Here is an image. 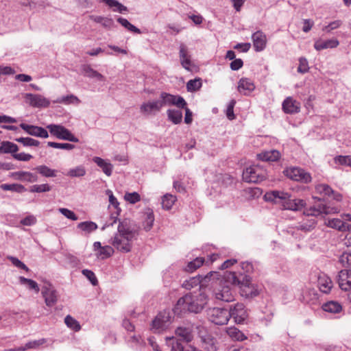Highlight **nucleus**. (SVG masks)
I'll list each match as a JSON object with an SVG mask.
<instances>
[{"label":"nucleus","instance_id":"1","mask_svg":"<svg viewBox=\"0 0 351 351\" xmlns=\"http://www.w3.org/2000/svg\"><path fill=\"white\" fill-rule=\"evenodd\" d=\"M315 191L317 193L332 198L336 203H327L325 199L319 197H313L317 201L309 209L304 211L307 216H319L320 215H329L337 213L340 211V206L338 204L341 202L342 195L335 191L328 184H319L315 186Z\"/></svg>","mask_w":351,"mask_h":351},{"label":"nucleus","instance_id":"2","mask_svg":"<svg viewBox=\"0 0 351 351\" xmlns=\"http://www.w3.org/2000/svg\"><path fill=\"white\" fill-rule=\"evenodd\" d=\"M226 282L230 283L232 286H237L240 289V294L245 298H253L258 295L259 292L257 286L251 282L252 278L250 276L236 272L226 271L223 274Z\"/></svg>","mask_w":351,"mask_h":351},{"label":"nucleus","instance_id":"3","mask_svg":"<svg viewBox=\"0 0 351 351\" xmlns=\"http://www.w3.org/2000/svg\"><path fill=\"white\" fill-rule=\"evenodd\" d=\"M264 199L267 202L279 205L285 210H299L306 206V202L304 199L293 198L289 193L283 191L275 190L267 192Z\"/></svg>","mask_w":351,"mask_h":351},{"label":"nucleus","instance_id":"4","mask_svg":"<svg viewBox=\"0 0 351 351\" xmlns=\"http://www.w3.org/2000/svg\"><path fill=\"white\" fill-rule=\"evenodd\" d=\"M207 301V296L203 293L196 295L186 294L178 300L173 308L174 314H180L186 311L198 313L203 310Z\"/></svg>","mask_w":351,"mask_h":351},{"label":"nucleus","instance_id":"5","mask_svg":"<svg viewBox=\"0 0 351 351\" xmlns=\"http://www.w3.org/2000/svg\"><path fill=\"white\" fill-rule=\"evenodd\" d=\"M132 230L127 220L121 221L118 226V233L112 243L118 250L128 252L131 250Z\"/></svg>","mask_w":351,"mask_h":351},{"label":"nucleus","instance_id":"6","mask_svg":"<svg viewBox=\"0 0 351 351\" xmlns=\"http://www.w3.org/2000/svg\"><path fill=\"white\" fill-rule=\"evenodd\" d=\"M176 337H167L166 342L171 351H185L183 343H189L193 338V326H180L176 330Z\"/></svg>","mask_w":351,"mask_h":351},{"label":"nucleus","instance_id":"7","mask_svg":"<svg viewBox=\"0 0 351 351\" xmlns=\"http://www.w3.org/2000/svg\"><path fill=\"white\" fill-rule=\"evenodd\" d=\"M220 276L221 275L217 271H210L206 276L197 275L184 280L182 283V287L186 289H191L198 285L204 287L211 280H219Z\"/></svg>","mask_w":351,"mask_h":351},{"label":"nucleus","instance_id":"8","mask_svg":"<svg viewBox=\"0 0 351 351\" xmlns=\"http://www.w3.org/2000/svg\"><path fill=\"white\" fill-rule=\"evenodd\" d=\"M173 318V313L165 310L160 312L152 321V330L155 333H160L168 328Z\"/></svg>","mask_w":351,"mask_h":351},{"label":"nucleus","instance_id":"9","mask_svg":"<svg viewBox=\"0 0 351 351\" xmlns=\"http://www.w3.org/2000/svg\"><path fill=\"white\" fill-rule=\"evenodd\" d=\"M208 319L216 325H226L230 319L228 309L225 308L213 307L206 311Z\"/></svg>","mask_w":351,"mask_h":351},{"label":"nucleus","instance_id":"10","mask_svg":"<svg viewBox=\"0 0 351 351\" xmlns=\"http://www.w3.org/2000/svg\"><path fill=\"white\" fill-rule=\"evenodd\" d=\"M242 177L246 182L258 183L266 178V173L260 167L253 165L243 170Z\"/></svg>","mask_w":351,"mask_h":351},{"label":"nucleus","instance_id":"11","mask_svg":"<svg viewBox=\"0 0 351 351\" xmlns=\"http://www.w3.org/2000/svg\"><path fill=\"white\" fill-rule=\"evenodd\" d=\"M51 135L58 139L78 143L79 139L75 137L69 130L61 125L49 124L47 126Z\"/></svg>","mask_w":351,"mask_h":351},{"label":"nucleus","instance_id":"12","mask_svg":"<svg viewBox=\"0 0 351 351\" xmlns=\"http://www.w3.org/2000/svg\"><path fill=\"white\" fill-rule=\"evenodd\" d=\"M285 176L292 180L308 184L311 182L312 178L308 172L299 167H289L283 171Z\"/></svg>","mask_w":351,"mask_h":351},{"label":"nucleus","instance_id":"13","mask_svg":"<svg viewBox=\"0 0 351 351\" xmlns=\"http://www.w3.org/2000/svg\"><path fill=\"white\" fill-rule=\"evenodd\" d=\"M230 319L232 318L237 324H241L248 317V312L245 306L242 303H237L230 306L228 309Z\"/></svg>","mask_w":351,"mask_h":351},{"label":"nucleus","instance_id":"14","mask_svg":"<svg viewBox=\"0 0 351 351\" xmlns=\"http://www.w3.org/2000/svg\"><path fill=\"white\" fill-rule=\"evenodd\" d=\"M41 294L45 303L48 307L54 306L58 299V293L54 287L49 282L45 283L41 289Z\"/></svg>","mask_w":351,"mask_h":351},{"label":"nucleus","instance_id":"15","mask_svg":"<svg viewBox=\"0 0 351 351\" xmlns=\"http://www.w3.org/2000/svg\"><path fill=\"white\" fill-rule=\"evenodd\" d=\"M224 281V285H221L220 288L215 290V296L217 300L230 302L234 300V291L232 289L230 285H232L230 283H228L226 282V280L223 279V276H222V280L221 281Z\"/></svg>","mask_w":351,"mask_h":351},{"label":"nucleus","instance_id":"16","mask_svg":"<svg viewBox=\"0 0 351 351\" xmlns=\"http://www.w3.org/2000/svg\"><path fill=\"white\" fill-rule=\"evenodd\" d=\"M143 202L145 204V208L141 213V220L143 229L147 232L152 229L155 219L153 210L147 206L148 199H143Z\"/></svg>","mask_w":351,"mask_h":351},{"label":"nucleus","instance_id":"17","mask_svg":"<svg viewBox=\"0 0 351 351\" xmlns=\"http://www.w3.org/2000/svg\"><path fill=\"white\" fill-rule=\"evenodd\" d=\"M160 98L162 99L163 106L165 105H174L179 108H185L187 104L184 99L180 95H173L167 93L162 92Z\"/></svg>","mask_w":351,"mask_h":351},{"label":"nucleus","instance_id":"18","mask_svg":"<svg viewBox=\"0 0 351 351\" xmlns=\"http://www.w3.org/2000/svg\"><path fill=\"white\" fill-rule=\"evenodd\" d=\"M19 126L25 132H27L28 134L31 136L43 138H47L49 137L48 132L46 129H45L43 127L34 125H29L24 123H21Z\"/></svg>","mask_w":351,"mask_h":351},{"label":"nucleus","instance_id":"19","mask_svg":"<svg viewBox=\"0 0 351 351\" xmlns=\"http://www.w3.org/2000/svg\"><path fill=\"white\" fill-rule=\"evenodd\" d=\"M163 107L162 99L149 101L143 103L141 106V111L147 115L155 114L158 112Z\"/></svg>","mask_w":351,"mask_h":351},{"label":"nucleus","instance_id":"20","mask_svg":"<svg viewBox=\"0 0 351 351\" xmlns=\"http://www.w3.org/2000/svg\"><path fill=\"white\" fill-rule=\"evenodd\" d=\"M337 282L339 287L343 291L351 290V269H341L339 272Z\"/></svg>","mask_w":351,"mask_h":351},{"label":"nucleus","instance_id":"21","mask_svg":"<svg viewBox=\"0 0 351 351\" xmlns=\"http://www.w3.org/2000/svg\"><path fill=\"white\" fill-rule=\"evenodd\" d=\"M25 98L29 100V105L34 108H47L50 105L49 100L41 95L27 93Z\"/></svg>","mask_w":351,"mask_h":351},{"label":"nucleus","instance_id":"22","mask_svg":"<svg viewBox=\"0 0 351 351\" xmlns=\"http://www.w3.org/2000/svg\"><path fill=\"white\" fill-rule=\"evenodd\" d=\"M253 45L256 51H263L267 44L265 34L261 30L256 31L252 35Z\"/></svg>","mask_w":351,"mask_h":351},{"label":"nucleus","instance_id":"23","mask_svg":"<svg viewBox=\"0 0 351 351\" xmlns=\"http://www.w3.org/2000/svg\"><path fill=\"white\" fill-rule=\"evenodd\" d=\"M282 110L287 114H295L300 111V104L292 97H287L282 102Z\"/></svg>","mask_w":351,"mask_h":351},{"label":"nucleus","instance_id":"24","mask_svg":"<svg viewBox=\"0 0 351 351\" xmlns=\"http://www.w3.org/2000/svg\"><path fill=\"white\" fill-rule=\"evenodd\" d=\"M179 57L181 65L186 70L190 71L191 65V56L188 54L187 47L181 43L179 47Z\"/></svg>","mask_w":351,"mask_h":351},{"label":"nucleus","instance_id":"25","mask_svg":"<svg viewBox=\"0 0 351 351\" xmlns=\"http://www.w3.org/2000/svg\"><path fill=\"white\" fill-rule=\"evenodd\" d=\"M280 153L276 149L263 151L257 154L258 159L265 162H275L280 159Z\"/></svg>","mask_w":351,"mask_h":351},{"label":"nucleus","instance_id":"26","mask_svg":"<svg viewBox=\"0 0 351 351\" xmlns=\"http://www.w3.org/2000/svg\"><path fill=\"white\" fill-rule=\"evenodd\" d=\"M255 89V85L253 82L246 77L240 79L238 84V90L245 95H248Z\"/></svg>","mask_w":351,"mask_h":351},{"label":"nucleus","instance_id":"27","mask_svg":"<svg viewBox=\"0 0 351 351\" xmlns=\"http://www.w3.org/2000/svg\"><path fill=\"white\" fill-rule=\"evenodd\" d=\"M93 161L97 164V165L107 176H110L112 175L113 171V165L109 161L98 156L93 157Z\"/></svg>","mask_w":351,"mask_h":351},{"label":"nucleus","instance_id":"28","mask_svg":"<svg viewBox=\"0 0 351 351\" xmlns=\"http://www.w3.org/2000/svg\"><path fill=\"white\" fill-rule=\"evenodd\" d=\"M317 285L322 292L328 293L332 287V282L328 276L322 274L317 278Z\"/></svg>","mask_w":351,"mask_h":351},{"label":"nucleus","instance_id":"29","mask_svg":"<svg viewBox=\"0 0 351 351\" xmlns=\"http://www.w3.org/2000/svg\"><path fill=\"white\" fill-rule=\"evenodd\" d=\"M339 43L337 39H329L326 40H318L314 43V48L317 51H321L322 49L328 48H335L339 45Z\"/></svg>","mask_w":351,"mask_h":351},{"label":"nucleus","instance_id":"30","mask_svg":"<svg viewBox=\"0 0 351 351\" xmlns=\"http://www.w3.org/2000/svg\"><path fill=\"white\" fill-rule=\"evenodd\" d=\"M12 176L16 180L28 182H35L38 180L37 175L29 171H16L12 173Z\"/></svg>","mask_w":351,"mask_h":351},{"label":"nucleus","instance_id":"31","mask_svg":"<svg viewBox=\"0 0 351 351\" xmlns=\"http://www.w3.org/2000/svg\"><path fill=\"white\" fill-rule=\"evenodd\" d=\"M82 71L84 75L90 78H96L99 81H104V76L99 73L98 71L94 70L88 64L82 66Z\"/></svg>","mask_w":351,"mask_h":351},{"label":"nucleus","instance_id":"32","mask_svg":"<svg viewBox=\"0 0 351 351\" xmlns=\"http://www.w3.org/2000/svg\"><path fill=\"white\" fill-rule=\"evenodd\" d=\"M101 2L106 3L113 12H117L121 14H125L128 11L127 7L119 3L117 0H100Z\"/></svg>","mask_w":351,"mask_h":351},{"label":"nucleus","instance_id":"33","mask_svg":"<svg viewBox=\"0 0 351 351\" xmlns=\"http://www.w3.org/2000/svg\"><path fill=\"white\" fill-rule=\"evenodd\" d=\"M324 311L331 313H338L342 311V306L337 301H328L322 305Z\"/></svg>","mask_w":351,"mask_h":351},{"label":"nucleus","instance_id":"34","mask_svg":"<svg viewBox=\"0 0 351 351\" xmlns=\"http://www.w3.org/2000/svg\"><path fill=\"white\" fill-rule=\"evenodd\" d=\"M328 226L339 231L344 232L348 230L351 225L339 219H332L328 221Z\"/></svg>","mask_w":351,"mask_h":351},{"label":"nucleus","instance_id":"35","mask_svg":"<svg viewBox=\"0 0 351 351\" xmlns=\"http://www.w3.org/2000/svg\"><path fill=\"white\" fill-rule=\"evenodd\" d=\"M0 188L3 191H10L18 193H22L27 191L26 188L21 184H2Z\"/></svg>","mask_w":351,"mask_h":351},{"label":"nucleus","instance_id":"36","mask_svg":"<svg viewBox=\"0 0 351 351\" xmlns=\"http://www.w3.org/2000/svg\"><path fill=\"white\" fill-rule=\"evenodd\" d=\"M227 333L233 340L242 341L247 339V337L238 328L230 327L227 329Z\"/></svg>","mask_w":351,"mask_h":351},{"label":"nucleus","instance_id":"37","mask_svg":"<svg viewBox=\"0 0 351 351\" xmlns=\"http://www.w3.org/2000/svg\"><path fill=\"white\" fill-rule=\"evenodd\" d=\"M167 117L174 124H179L181 123L182 119V112L178 110L169 109L167 111Z\"/></svg>","mask_w":351,"mask_h":351},{"label":"nucleus","instance_id":"38","mask_svg":"<svg viewBox=\"0 0 351 351\" xmlns=\"http://www.w3.org/2000/svg\"><path fill=\"white\" fill-rule=\"evenodd\" d=\"M2 153L14 154L19 151L17 145L10 141H2L1 143Z\"/></svg>","mask_w":351,"mask_h":351},{"label":"nucleus","instance_id":"39","mask_svg":"<svg viewBox=\"0 0 351 351\" xmlns=\"http://www.w3.org/2000/svg\"><path fill=\"white\" fill-rule=\"evenodd\" d=\"M34 169L46 178H53L56 176V170L50 169L46 165L37 166Z\"/></svg>","mask_w":351,"mask_h":351},{"label":"nucleus","instance_id":"40","mask_svg":"<svg viewBox=\"0 0 351 351\" xmlns=\"http://www.w3.org/2000/svg\"><path fill=\"white\" fill-rule=\"evenodd\" d=\"M205 262L204 258L202 257H197L193 261H190L186 267V271L189 272H193L195 271L197 269L200 267Z\"/></svg>","mask_w":351,"mask_h":351},{"label":"nucleus","instance_id":"41","mask_svg":"<svg viewBox=\"0 0 351 351\" xmlns=\"http://www.w3.org/2000/svg\"><path fill=\"white\" fill-rule=\"evenodd\" d=\"M80 100L77 97L74 95H69L66 96H63L58 98L56 100L53 101V103L58 104H79Z\"/></svg>","mask_w":351,"mask_h":351},{"label":"nucleus","instance_id":"42","mask_svg":"<svg viewBox=\"0 0 351 351\" xmlns=\"http://www.w3.org/2000/svg\"><path fill=\"white\" fill-rule=\"evenodd\" d=\"M77 228L87 233H90L96 230L98 226L93 221H86L78 223Z\"/></svg>","mask_w":351,"mask_h":351},{"label":"nucleus","instance_id":"43","mask_svg":"<svg viewBox=\"0 0 351 351\" xmlns=\"http://www.w3.org/2000/svg\"><path fill=\"white\" fill-rule=\"evenodd\" d=\"M176 197L171 194H166L162 197V207L165 210H169L173 206Z\"/></svg>","mask_w":351,"mask_h":351},{"label":"nucleus","instance_id":"44","mask_svg":"<svg viewBox=\"0 0 351 351\" xmlns=\"http://www.w3.org/2000/svg\"><path fill=\"white\" fill-rule=\"evenodd\" d=\"M114 253V249L110 245L104 246L96 254V256L100 259H106L110 257Z\"/></svg>","mask_w":351,"mask_h":351},{"label":"nucleus","instance_id":"45","mask_svg":"<svg viewBox=\"0 0 351 351\" xmlns=\"http://www.w3.org/2000/svg\"><path fill=\"white\" fill-rule=\"evenodd\" d=\"M15 141L21 143L25 147H38L40 145L38 141L30 137H20L15 138Z\"/></svg>","mask_w":351,"mask_h":351},{"label":"nucleus","instance_id":"46","mask_svg":"<svg viewBox=\"0 0 351 351\" xmlns=\"http://www.w3.org/2000/svg\"><path fill=\"white\" fill-rule=\"evenodd\" d=\"M316 221L315 219H310L307 221H302L298 223L297 228L304 232H310L315 228Z\"/></svg>","mask_w":351,"mask_h":351},{"label":"nucleus","instance_id":"47","mask_svg":"<svg viewBox=\"0 0 351 351\" xmlns=\"http://www.w3.org/2000/svg\"><path fill=\"white\" fill-rule=\"evenodd\" d=\"M19 282L21 285H27L29 289L34 290L36 293H38L40 291L38 283L32 279H29L23 276H20Z\"/></svg>","mask_w":351,"mask_h":351},{"label":"nucleus","instance_id":"48","mask_svg":"<svg viewBox=\"0 0 351 351\" xmlns=\"http://www.w3.org/2000/svg\"><path fill=\"white\" fill-rule=\"evenodd\" d=\"M202 83L200 78L190 80L186 83V89L189 92H195L202 87Z\"/></svg>","mask_w":351,"mask_h":351},{"label":"nucleus","instance_id":"49","mask_svg":"<svg viewBox=\"0 0 351 351\" xmlns=\"http://www.w3.org/2000/svg\"><path fill=\"white\" fill-rule=\"evenodd\" d=\"M64 322L69 328L75 332L79 331L81 329L79 322L71 315H66L65 317Z\"/></svg>","mask_w":351,"mask_h":351},{"label":"nucleus","instance_id":"50","mask_svg":"<svg viewBox=\"0 0 351 351\" xmlns=\"http://www.w3.org/2000/svg\"><path fill=\"white\" fill-rule=\"evenodd\" d=\"M339 263L347 269H351V252H344L339 257Z\"/></svg>","mask_w":351,"mask_h":351},{"label":"nucleus","instance_id":"51","mask_svg":"<svg viewBox=\"0 0 351 351\" xmlns=\"http://www.w3.org/2000/svg\"><path fill=\"white\" fill-rule=\"evenodd\" d=\"M47 145L49 147L56 148V149H66V150H71L75 148V145L71 143H56V142H48Z\"/></svg>","mask_w":351,"mask_h":351},{"label":"nucleus","instance_id":"52","mask_svg":"<svg viewBox=\"0 0 351 351\" xmlns=\"http://www.w3.org/2000/svg\"><path fill=\"white\" fill-rule=\"evenodd\" d=\"M258 265L259 264L258 263L253 264L252 262L249 261L242 262L241 264V269L247 274L253 273L255 269H258Z\"/></svg>","mask_w":351,"mask_h":351},{"label":"nucleus","instance_id":"53","mask_svg":"<svg viewBox=\"0 0 351 351\" xmlns=\"http://www.w3.org/2000/svg\"><path fill=\"white\" fill-rule=\"evenodd\" d=\"M334 162L337 165L351 167V156H337L334 158Z\"/></svg>","mask_w":351,"mask_h":351},{"label":"nucleus","instance_id":"54","mask_svg":"<svg viewBox=\"0 0 351 351\" xmlns=\"http://www.w3.org/2000/svg\"><path fill=\"white\" fill-rule=\"evenodd\" d=\"M51 187L48 184H35L30 187L29 191L31 193H44L50 191Z\"/></svg>","mask_w":351,"mask_h":351},{"label":"nucleus","instance_id":"55","mask_svg":"<svg viewBox=\"0 0 351 351\" xmlns=\"http://www.w3.org/2000/svg\"><path fill=\"white\" fill-rule=\"evenodd\" d=\"M86 174V169L83 166H77L71 169L67 175L70 177H82Z\"/></svg>","mask_w":351,"mask_h":351},{"label":"nucleus","instance_id":"56","mask_svg":"<svg viewBox=\"0 0 351 351\" xmlns=\"http://www.w3.org/2000/svg\"><path fill=\"white\" fill-rule=\"evenodd\" d=\"M82 274L90 280L93 285H97L98 280L93 271L84 269L82 271Z\"/></svg>","mask_w":351,"mask_h":351},{"label":"nucleus","instance_id":"57","mask_svg":"<svg viewBox=\"0 0 351 351\" xmlns=\"http://www.w3.org/2000/svg\"><path fill=\"white\" fill-rule=\"evenodd\" d=\"M106 193V195H108L109 197L110 204L112 205L114 208L117 210L116 214L117 215H119V212L121 211V209L119 208V202L117 201V198L113 195L112 191L108 189Z\"/></svg>","mask_w":351,"mask_h":351},{"label":"nucleus","instance_id":"58","mask_svg":"<svg viewBox=\"0 0 351 351\" xmlns=\"http://www.w3.org/2000/svg\"><path fill=\"white\" fill-rule=\"evenodd\" d=\"M308 61L305 58L301 57L299 59V66L298 67V72L300 73H305L308 71Z\"/></svg>","mask_w":351,"mask_h":351},{"label":"nucleus","instance_id":"59","mask_svg":"<svg viewBox=\"0 0 351 351\" xmlns=\"http://www.w3.org/2000/svg\"><path fill=\"white\" fill-rule=\"evenodd\" d=\"M236 104V101L234 99H232L227 107L226 109V117L229 120H233L235 119V115L234 113V107Z\"/></svg>","mask_w":351,"mask_h":351},{"label":"nucleus","instance_id":"60","mask_svg":"<svg viewBox=\"0 0 351 351\" xmlns=\"http://www.w3.org/2000/svg\"><path fill=\"white\" fill-rule=\"evenodd\" d=\"M37 219L33 215H29L21 220V224L23 226H31L36 223Z\"/></svg>","mask_w":351,"mask_h":351},{"label":"nucleus","instance_id":"61","mask_svg":"<svg viewBox=\"0 0 351 351\" xmlns=\"http://www.w3.org/2000/svg\"><path fill=\"white\" fill-rule=\"evenodd\" d=\"M342 25V21L341 20L334 21L330 23L328 25L324 27L323 31L326 32H330L333 29H336Z\"/></svg>","mask_w":351,"mask_h":351},{"label":"nucleus","instance_id":"62","mask_svg":"<svg viewBox=\"0 0 351 351\" xmlns=\"http://www.w3.org/2000/svg\"><path fill=\"white\" fill-rule=\"evenodd\" d=\"M8 259L16 267L22 269L26 271H29V268L22 261H21L19 258L14 257V256H10L8 258Z\"/></svg>","mask_w":351,"mask_h":351},{"label":"nucleus","instance_id":"63","mask_svg":"<svg viewBox=\"0 0 351 351\" xmlns=\"http://www.w3.org/2000/svg\"><path fill=\"white\" fill-rule=\"evenodd\" d=\"M60 212L66 218L71 219L73 221H76L78 219L77 215L74 213V212L67 208H60Z\"/></svg>","mask_w":351,"mask_h":351},{"label":"nucleus","instance_id":"64","mask_svg":"<svg viewBox=\"0 0 351 351\" xmlns=\"http://www.w3.org/2000/svg\"><path fill=\"white\" fill-rule=\"evenodd\" d=\"M46 341L47 340L44 338L29 341L26 343V348H29V349L38 348L39 346L46 343Z\"/></svg>","mask_w":351,"mask_h":351}]
</instances>
